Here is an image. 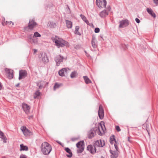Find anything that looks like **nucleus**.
Returning a JSON list of instances; mask_svg holds the SVG:
<instances>
[{"label":"nucleus","mask_w":158,"mask_h":158,"mask_svg":"<svg viewBox=\"0 0 158 158\" xmlns=\"http://www.w3.org/2000/svg\"><path fill=\"white\" fill-rule=\"evenodd\" d=\"M5 24H10L11 23H12V25L14 24V23L11 21L9 22H8L6 21L5 22Z\"/></svg>","instance_id":"nucleus-40"},{"label":"nucleus","mask_w":158,"mask_h":158,"mask_svg":"<svg viewBox=\"0 0 158 158\" xmlns=\"http://www.w3.org/2000/svg\"><path fill=\"white\" fill-rule=\"evenodd\" d=\"M84 141H80L76 144V146L79 149L77 150L78 153H81L82 152L84 149Z\"/></svg>","instance_id":"nucleus-3"},{"label":"nucleus","mask_w":158,"mask_h":158,"mask_svg":"<svg viewBox=\"0 0 158 158\" xmlns=\"http://www.w3.org/2000/svg\"><path fill=\"white\" fill-rule=\"evenodd\" d=\"M22 107L23 110L27 114H28L29 112V110L30 109V107L27 104L23 103L22 104Z\"/></svg>","instance_id":"nucleus-14"},{"label":"nucleus","mask_w":158,"mask_h":158,"mask_svg":"<svg viewBox=\"0 0 158 158\" xmlns=\"http://www.w3.org/2000/svg\"><path fill=\"white\" fill-rule=\"evenodd\" d=\"M19 83H18V84H16V85H15V86H16V87H18V86H19Z\"/></svg>","instance_id":"nucleus-52"},{"label":"nucleus","mask_w":158,"mask_h":158,"mask_svg":"<svg viewBox=\"0 0 158 158\" xmlns=\"http://www.w3.org/2000/svg\"><path fill=\"white\" fill-rule=\"evenodd\" d=\"M110 143L111 144H113V141H114V142L116 143L117 142L116 140V139L115 138V136L114 135H113L112 136H111L110 138Z\"/></svg>","instance_id":"nucleus-29"},{"label":"nucleus","mask_w":158,"mask_h":158,"mask_svg":"<svg viewBox=\"0 0 158 158\" xmlns=\"http://www.w3.org/2000/svg\"><path fill=\"white\" fill-rule=\"evenodd\" d=\"M65 150L69 154L66 155L67 156L68 158L71 157L73 156V154L70 149L68 148H65Z\"/></svg>","instance_id":"nucleus-20"},{"label":"nucleus","mask_w":158,"mask_h":158,"mask_svg":"<svg viewBox=\"0 0 158 158\" xmlns=\"http://www.w3.org/2000/svg\"><path fill=\"white\" fill-rule=\"evenodd\" d=\"M87 150H89L92 154L96 152V149L94 146L89 145L87 147Z\"/></svg>","instance_id":"nucleus-15"},{"label":"nucleus","mask_w":158,"mask_h":158,"mask_svg":"<svg viewBox=\"0 0 158 158\" xmlns=\"http://www.w3.org/2000/svg\"><path fill=\"white\" fill-rule=\"evenodd\" d=\"M33 40V42L34 43H37V41H36V42H35L34 40Z\"/></svg>","instance_id":"nucleus-51"},{"label":"nucleus","mask_w":158,"mask_h":158,"mask_svg":"<svg viewBox=\"0 0 158 158\" xmlns=\"http://www.w3.org/2000/svg\"><path fill=\"white\" fill-rule=\"evenodd\" d=\"M37 25V23L35 22L34 19H30L28 24V27L29 29L32 30Z\"/></svg>","instance_id":"nucleus-7"},{"label":"nucleus","mask_w":158,"mask_h":158,"mask_svg":"<svg viewBox=\"0 0 158 158\" xmlns=\"http://www.w3.org/2000/svg\"><path fill=\"white\" fill-rule=\"evenodd\" d=\"M39 58L44 63H48L49 62V59L47 57L46 53L45 52H42L39 55Z\"/></svg>","instance_id":"nucleus-4"},{"label":"nucleus","mask_w":158,"mask_h":158,"mask_svg":"<svg viewBox=\"0 0 158 158\" xmlns=\"http://www.w3.org/2000/svg\"><path fill=\"white\" fill-rule=\"evenodd\" d=\"M79 28V27L78 26H76L74 33L75 34H77L79 35H81V33L80 32L78 31Z\"/></svg>","instance_id":"nucleus-30"},{"label":"nucleus","mask_w":158,"mask_h":158,"mask_svg":"<svg viewBox=\"0 0 158 158\" xmlns=\"http://www.w3.org/2000/svg\"><path fill=\"white\" fill-rule=\"evenodd\" d=\"M116 143H115L114 144V147L116 149V151L119 152L118 151L119 148H118Z\"/></svg>","instance_id":"nucleus-38"},{"label":"nucleus","mask_w":158,"mask_h":158,"mask_svg":"<svg viewBox=\"0 0 158 158\" xmlns=\"http://www.w3.org/2000/svg\"><path fill=\"white\" fill-rule=\"evenodd\" d=\"M135 21L138 23H139L140 22V20L137 18H136L135 19Z\"/></svg>","instance_id":"nucleus-43"},{"label":"nucleus","mask_w":158,"mask_h":158,"mask_svg":"<svg viewBox=\"0 0 158 158\" xmlns=\"http://www.w3.org/2000/svg\"><path fill=\"white\" fill-rule=\"evenodd\" d=\"M20 158H27L26 156L24 155H21L20 156Z\"/></svg>","instance_id":"nucleus-42"},{"label":"nucleus","mask_w":158,"mask_h":158,"mask_svg":"<svg viewBox=\"0 0 158 158\" xmlns=\"http://www.w3.org/2000/svg\"><path fill=\"white\" fill-rule=\"evenodd\" d=\"M96 130L94 128H91L88 132V135L89 138L92 139L96 135Z\"/></svg>","instance_id":"nucleus-11"},{"label":"nucleus","mask_w":158,"mask_h":158,"mask_svg":"<svg viewBox=\"0 0 158 158\" xmlns=\"http://www.w3.org/2000/svg\"><path fill=\"white\" fill-rule=\"evenodd\" d=\"M111 9L110 7V6H108L107 7V8H106V9L108 11H109Z\"/></svg>","instance_id":"nucleus-45"},{"label":"nucleus","mask_w":158,"mask_h":158,"mask_svg":"<svg viewBox=\"0 0 158 158\" xmlns=\"http://www.w3.org/2000/svg\"><path fill=\"white\" fill-rule=\"evenodd\" d=\"M57 143H59V144H61V143H60V142H58V141H57Z\"/></svg>","instance_id":"nucleus-54"},{"label":"nucleus","mask_w":158,"mask_h":158,"mask_svg":"<svg viewBox=\"0 0 158 158\" xmlns=\"http://www.w3.org/2000/svg\"><path fill=\"white\" fill-rule=\"evenodd\" d=\"M104 145L105 143L104 141L102 142L101 140H99L95 141L94 146L96 148V147H102Z\"/></svg>","instance_id":"nucleus-16"},{"label":"nucleus","mask_w":158,"mask_h":158,"mask_svg":"<svg viewBox=\"0 0 158 158\" xmlns=\"http://www.w3.org/2000/svg\"><path fill=\"white\" fill-rule=\"evenodd\" d=\"M108 15V12L106 10H103L99 14L100 16L101 17H104L107 15Z\"/></svg>","instance_id":"nucleus-23"},{"label":"nucleus","mask_w":158,"mask_h":158,"mask_svg":"<svg viewBox=\"0 0 158 158\" xmlns=\"http://www.w3.org/2000/svg\"><path fill=\"white\" fill-rule=\"evenodd\" d=\"M96 39L95 37H93L92 38L91 44L92 47L94 48H96L97 47V45L96 44Z\"/></svg>","instance_id":"nucleus-22"},{"label":"nucleus","mask_w":158,"mask_h":158,"mask_svg":"<svg viewBox=\"0 0 158 158\" xmlns=\"http://www.w3.org/2000/svg\"><path fill=\"white\" fill-rule=\"evenodd\" d=\"M103 127H104V128L105 129V126H104H104H103Z\"/></svg>","instance_id":"nucleus-57"},{"label":"nucleus","mask_w":158,"mask_h":158,"mask_svg":"<svg viewBox=\"0 0 158 158\" xmlns=\"http://www.w3.org/2000/svg\"><path fill=\"white\" fill-rule=\"evenodd\" d=\"M68 68H63L59 71L58 73L60 76H64V73H67V72L69 70Z\"/></svg>","instance_id":"nucleus-18"},{"label":"nucleus","mask_w":158,"mask_h":158,"mask_svg":"<svg viewBox=\"0 0 158 158\" xmlns=\"http://www.w3.org/2000/svg\"><path fill=\"white\" fill-rule=\"evenodd\" d=\"M2 85L1 84V82H0V90H1L2 89Z\"/></svg>","instance_id":"nucleus-50"},{"label":"nucleus","mask_w":158,"mask_h":158,"mask_svg":"<svg viewBox=\"0 0 158 158\" xmlns=\"http://www.w3.org/2000/svg\"><path fill=\"white\" fill-rule=\"evenodd\" d=\"M98 115L100 119H102L103 118L104 116V110L101 105H100L99 106Z\"/></svg>","instance_id":"nucleus-10"},{"label":"nucleus","mask_w":158,"mask_h":158,"mask_svg":"<svg viewBox=\"0 0 158 158\" xmlns=\"http://www.w3.org/2000/svg\"><path fill=\"white\" fill-rule=\"evenodd\" d=\"M41 151L44 155H48L52 150L51 145L47 142L43 143L41 146Z\"/></svg>","instance_id":"nucleus-1"},{"label":"nucleus","mask_w":158,"mask_h":158,"mask_svg":"<svg viewBox=\"0 0 158 158\" xmlns=\"http://www.w3.org/2000/svg\"><path fill=\"white\" fill-rule=\"evenodd\" d=\"M46 83L48 84V82H46Z\"/></svg>","instance_id":"nucleus-58"},{"label":"nucleus","mask_w":158,"mask_h":158,"mask_svg":"<svg viewBox=\"0 0 158 158\" xmlns=\"http://www.w3.org/2000/svg\"><path fill=\"white\" fill-rule=\"evenodd\" d=\"M96 3L98 7L102 8L106 7L107 2L106 0H96Z\"/></svg>","instance_id":"nucleus-5"},{"label":"nucleus","mask_w":158,"mask_h":158,"mask_svg":"<svg viewBox=\"0 0 158 158\" xmlns=\"http://www.w3.org/2000/svg\"><path fill=\"white\" fill-rule=\"evenodd\" d=\"M121 47L124 50H126L127 48V46L124 44H122L121 45Z\"/></svg>","instance_id":"nucleus-36"},{"label":"nucleus","mask_w":158,"mask_h":158,"mask_svg":"<svg viewBox=\"0 0 158 158\" xmlns=\"http://www.w3.org/2000/svg\"><path fill=\"white\" fill-rule=\"evenodd\" d=\"M53 41L55 43V45L58 48L64 47L66 44L68 43L67 42L63 40V39L57 37L56 36L55 38L53 39Z\"/></svg>","instance_id":"nucleus-2"},{"label":"nucleus","mask_w":158,"mask_h":158,"mask_svg":"<svg viewBox=\"0 0 158 158\" xmlns=\"http://www.w3.org/2000/svg\"><path fill=\"white\" fill-rule=\"evenodd\" d=\"M5 71L6 73V76L8 78L11 79L13 77V70L6 68L5 69Z\"/></svg>","instance_id":"nucleus-6"},{"label":"nucleus","mask_w":158,"mask_h":158,"mask_svg":"<svg viewBox=\"0 0 158 158\" xmlns=\"http://www.w3.org/2000/svg\"><path fill=\"white\" fill-rule=\"evenodd\" d=\"M100 126H101V128H102V130L104 132V128H103L102 126V125H101Z\"/></svg>","instance_id":"nucleus-47"},{"label":"nucleus","mask_w":158,"mask_h":158,"mask_svg":"<svg viewBox=\"0 0 158 158\" xmlns=\"http://www.w3.org/2000/svg\"><path fill=\"white\" fill-rule=\"evenodd\" d=\"M78 75V73L77 71H73L70 74V77L72 78H73L76 77Z\"/></svg>","instance_id":"nucleus-28"},{"label":"nucleus","mask_w":158,"mask_h":158,"mask_svg":"<svg viewBox=\"0 0 158 158\" xmlns=\"http://www.w3.org/2000/svg\"><path fill=\"white\" fill-rule=\"evenodd\" d=\"M64 57L60 55L57 56L55 58V60L57 66H59L60 63L63 61Z\"/></svg>","instance_id":"nucleus-9"},{"label":"nucleus","mask_w":158,"mask_h":158,"mask_svg":"<svg viewBox=\"0 0 158 158\" xmlns=\"http://www.w3.org/2000/svg\"><path fill=\"white\" fill-rule=\"evenodd\" d=\"M80 17L82 19V20L85 22V23L89 25V21L83 15L81 14L80 15Z\"/></svg>","instance_id":"nucleus-27"},{"label":"nucleus","mask_w":158,"mask_h":158,"mask_svg":"<svg viewBox=\"0 0 158 158\" xmlns=\"http://www.w3.org/2000/svg\"><path fill=\"white\" fill-rule=\"evenodd\" d=\"M40 94V91L38 90H37L35 93L34 96V98L35 99L38 96H39Z\"/></svg>","instance_id":"nucleus-33"},{"label":"nucleus","mask_w":158,"mask_h":158,"mask_svg":"<svg viewBox=\"0 0 158 158\" xmlns=\"http://www.w3.org/2000/svg\"><path fill=\"white\" fill-rule=\"evenodd\" d=\"M45 82L43 81H40V82L37 83V86H39L40 89H42L44 85Z\"/></svg>","instance_id":"nucleus-24"},{"label":"nucleus","mask_w":158,"mask_h":158,"mask_svg":"<svg viewBox=\"0 0 158 158\" xmlns=\"http://www.w3.org/2000/svg\"><path fill=\"white\" fill-rule=\"evenodd\" d=\"M110 153L111 154L110 157L111 158H117L118 156V152L116 151H113L110 150Z\"/></svg>","instance_id":"nucleus-17"},{"label":"nucleus","mask_w":158,"mask_h":158,"mask_svg":"<svg viewBox=\"0 0 158 158\" xmlns=\"http://www.w3.org/2000/svg\"><path fill=\"white\" fill-rule=\"evenodd\" d=\"M37 52V50L36 49H34V53H35Z\"/></svg>","instance_id":"nucleus-48"},{"label":"nucleus","mask_w":158,"mask_h":158,"mask_svg":"<svg viewBox=\"0 0 158 158\" xmlns=\"http://www.w3.org/2000/svg\"><path fill=\"white\" fill-rule=\"evenodd\" d=\"M148 134L149 135V133L148 132Z\"/></svg>","instance_id":"nucleus-59"},{"label":"nucleus","mask_w":158,"mask_h":158,"mask_svg":"<svg viewBox=\"0 0 158 158\" xmlns=\"http://www.w3.org/2000/svg\"><path fill=\"white\" fill-rule=\"evenodd\" d=\"M0 138L4 140V143H6V141L5 140L6 137L4 136L3 133L1 131H0Z\"/></svg>","instance_id":"nucleus-32"},{"label":"nucleus","mask_w":158,"mask_h":158,"mask_svg":"<svg viewBox=\"0 0 158 158\" xmlns=\"http://www.w3.org/2000/svg\"><path fill=\"white\" fill-rule=\"evenodd\" d=\"M61 85V84H58L57 83H55L53 87L54 90L55 91L56 89L59 88Z\"/></svg>","instance_id":"nucleus-31"},{"label":"nucleus","mask_w":158,"mask_h":158,"mask_svg":"<svg viewBox=\"0 0 158 158\" xmlns=\"http://www.w3.org/2000/svg\"><path fill=\"white\" fill-rule=\"evenodd\" d=\"M96 130L97 131H98L99 132V135H100L101 134V133L100 131V128H99V127H98V128H97Z\"/></svg>","instance_id":"nucleus-44"},{"label":"nucleus","mask_w":158,"mask_h":158,"mask_svg":"<svg viewBox=\"0 0 158 158\" xmlns=\"http://www.w3.org/2000/svg\"><path fill=\"white\" fill-rule=\"evenodd\" d=\"M85 53H86V54L87 53V52H86L85 51Z\"/></svg>","instance_id":"nucleus-56"},{"label":"nucleus","mask_w":158,"mask_h":158,"mask_svg":"<svg viewBox=\"0 0 158 158\" xmlns=\"http://www.w3.org/2000/svg\"><path fill=\"white\" fill-rule=\"evenodd\" d=\"M119 25V28H123L128 26L129 25L128 21L127 20H123L121 21Z\"/></svg>","instance_id":"nucleus-12"},{"label":"nucleus","mask_w":158,"mask_h":158,"mask_svg":"<svg viewBox=\"0 0 158 158\" xmlns=\"http://www.w3.org/2000/svg\"><path fill=\"white\" fill-rule=\"evenodd\" d=\"M65 23L66 24V25L67 27L69 29L72 28L73 23L72 22L68 20H66Z\"/></svg>","instance_id":"nucleus-21"},{"label":"nucleus","mask_w":158,"mask_h":158,"mask_svg":"<svg viewBox=\"0 0 158 158\" xmlns=\"http://www.w3.org/2000/svg\"><path fill=\"white\" fill-rule=\"evenodd\" d=\"M115 129L118 131H121L120 127L118 126H117L115 127Z\"/></svg>","instance_id":"nucleus-39"},{"label":"nucleus","mask_w":158,"mask_h":158,"mask_svg":"<svg viewBox=\"0 0 158 158\" xmlns=\"http://www.w3.org/2000/svg\"><path fill=\"white\" fill-rule=\"evenodd\" d=\"M146 10L148 13L152 17L154 18L156 17L155 14L153 12L152 10L151 9L147 8Z\"/></svg>","instance_id":"nucleus-19"},{"label":"nucleus","mask_w":158,"mask_h":158,"mask_svg":"<svg viewBox=\"0 0 158 158\" xmlns=\"http://www.w3.org/2000/svg\"><path fill=\"white\" fill-rule=\"evenodd\" d=\"M2 25H4V23H3V22H2Z\"/></svg>","instance_id":"nucleus-55"},{"label":"nucleus","mask_w":158,"mask_h":158,"mask_svg":"<svg viewBox=\"0 0 158 158\" xmlns=\"http://www.w3.org/2000/svg\"><path fill=\"white\" fill-rule=\"evenodd\" d=\"M83 77L85 83L86 84L90 83L91 82V81L89 79L88 77L86 76H84Z\"/></svg>","instance_id":"nucleus-25"},{"label":"nucleus","mask_w":158,"mask_h":158,"mask_svg":"<svg viewBox=\"0 0 158 158\" xmlns=\"http://www.w3.org/2000/svg\"><path fill=\"white\" fill-rule=\"evenodd\" d=\"M76 139L75 138H73L71 140L73 141H75Z\"/></svg>","instance_id":"nucleus-49"},{"label":"nucleus","mask_w":158,"mask_h":158,"mask_svg":"<svg viewBox=\"0 0 158 158\" xmlns=\"http://www.w3.org/2000/svg\"><path fill=\"white\" fill-rule=\"evenodd\" d=\"M128 140L129 142H130V138L129 137L128 138Z\"/></svg>","instance_id":"nucleus-53"},{"label":"nucleus","mask_w":158,"mask_h":158,"mask_svg":"<svg viewBox=\"0 0 158 158\" xmlns=\"http://www.w3.org/2000/svg\"><path fill=\"white\" fill-rule=\"evenodd\" d=\"M32 118H33V116L32 115H31V116H29L28 117V118L29 119H32Z\"/></svg>","instance_id":"nucleus-46"},{"label":"nucleus","mask_w":158,"mask_h":158,"mask_svg":"<svg viewBox=\"0 0 158 158\" xmlns=\"http://www.w3.org/2000/svg\"><path fill=\"white\" fill-rule=\"evenodd\" d=\"M100 31V29L98 27L95 28L94 29V32L96 33H98Z\"/></svg>","instance_id":"nucleus-37"},{"label":"nucleus","mask_w":158,"mask_h":158,"mask_svg":"<svg viewBox=\"0 0 158 158\" xmlns=\"http://www.w3.org/2000/svg\"><path fill=\"white\" fill-rule=\"evenodd\" d=\"M153 1L156 6L158 5V0H153Z\"/></svg>","instance_id":"nucleus-41"},{"label":"nucleus","mask_w":158,"mask_h":158,"mask_svg":"<svg viewBox=\"0 0 158 158\" xmlns=\"http://www.w3.org/2000/svg\"><path fill=\"white\" fill-rule=\"evenodd\" d=\"M56 24L53 22H50L49 26L50 27L52 28H54L56 27Z\"/></svg>","instance_id":"nucleus-35"},{"label":"nucleus","mask_w":158,"mask_h":158,"mask_svg":"<svg viewBox=\"0 0 158 158\" xmlns=\"http://www.w3.org/2000/svg\"><path fill=\"white\" fill-rule=\"evenodd\" d=\"M20 151H27L28 148L27 146L23 145V144H21L20 145Z\"/></svg>","instance_id":"nucleus-26"},{"label":"nucleus","mask_w":158,"mask_h":158,"mask_svg":"<svg viewBox=\"0 0 158 158\" xmlns=\"http://www.w3.org/2000/svg\"><path fill=\"white\" fill-rule=\"evenodd\" d=\"M23 134L25 136L30 135H32V133L30 131L27 129L25 127H23L21 129Z\"/></svg>","instance_id":"nucleus-13"},{"label":"nucleus","mask_w":158,"mask_h":158,"mask_svg":"<svg viewBox=\"0 0 158 158\" xmlns=\"http://www.w3.org/2000/svg\"><path fill=\"white\" fill-rule=\"evenodd\" d=\"M19 80L25 78L27 75V71L25 70H21L19 71Z\"/></svg>","instance_id":"nucleus-8"},{"label":"nucleus","mask_w":158,"mask_h":158,"mask_svg":"<svg viewBox=\"0 0 158 158\" xmlns=\"http://www.w3.org/2000/svg\"><path fill=\"white\" fill-rule=\"evenodd\" d=\"M41 36V35L38 32L36 31L34 33V35L33 36V37H40Z\"/></svg>","instance_id":"nucleus-34"}]
</instances>
